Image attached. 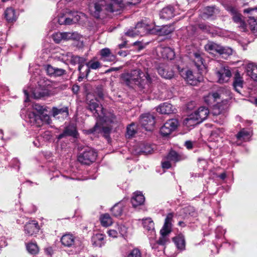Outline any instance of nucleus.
<instances>
[{"label": "nucleus", "mask_w": 257, "mask_h": 257, "mask_svg": "<svg viewBox=\"0 0 257 257\" xmlns=\"http://www.w3.org/2000/svg\"><path fill=\"white\" fill-rule=\"evenodd\" d=\"M165 232L162 231V229L160 230L161 236L159 239L157 241V243L159 245H164L166 244L168 241L169 239L167 235L171 232V231L165 230Z\"/></svg>", "instance_id": "7c9ffc66"}, {"label": "nucleus", "mask_w": 257, "mask_h": 257, "mask_svg": "<svg viewBox=\"0 0 257 257\" xmlns=\"http://www.w3.org/2000/svg\"><path fill=\"white\" fill-rule=\"evenodd\" d=\"M72 60L74 63H78L79 64L78 69L82 75H83V72H82V69L85 64L86 59L84 57L75 56L72 57Z\"/></svg>", "instance_id": "c756f323"}, {"label": "nucleus", "mask_w": 257, "mask_h": 257, "mask_svg": "<svg viewBox=\"0 0 257 257\" xmlns=\"http://www.w3.org/2000/svg\"><path fill=\"white\" fill-rule=\"evenodd\" d=\"M144 201L145 197L140 192L135 193L131 199L132 205L135 207L142 205Z\"/></svg>", "instance_id": "aec40b11"}, {"label": "nucleus", "mask_w": 257, "mask_h": 257, "mask_svg": "<svg viewBox=\"0 0 257 257\" xmlns=\"http://www.w3.org/2000/svg\"><path fill=\"white\" fill-rule=\"evenodd\" d=\"M136 133V130L134 124L129 125L126 128V136L128 138L133 137Z\"/></svg>", "instance_id": "37998d69"}, {"label": "nucleus", "mask_w": 257, "mask_h": 257, "mask_svg": "<svg viewBox=\"0 0 257 257\" xmlns=\"http://www.w3.org/2000/svg\"><path fill=\"white\" fill-rule=\"evenodd\" d=\"M248 75L255 81H257V66H252L251 71L248 70Z\"/></svg>", "instance_id": "de8ad7c7"}, {"label": "nucleus", "mask_w": 257, "mask_h": 257, "mask_svg": "<svg viewBox=\"0 0 257 257\" xmlns=\"http://www.w3.org/2000/svg\"><path fill=\"white\" fill-rule=\"evenodd\" d=\"M135 28L137 30L140 31V35H142V33H144L145 32V30L146 29V26L145 23L142 22H139L136 25Z\"/></svg>", "instance_id": "3c124183"}, {"label": "nucleus", "mask_w": 257, "mask_h": 257, "mask_svg": "<svg viewBox=\"0 0 257 257\" xmlns=\"http://www.w3.org/2000/svg\"><path fill=\"white\" fill-rule=\"evenodd\" d=\"M33 107L34 109L36 110L39 112V114L43 113L44 110H45L43 106L37 103L34 104Z\"/></svg>", "instance_id": "6e6d98bb"}, {"label": "nucleus", "mask_w": 257, "mask_h": 257, "mask_svg": "<svg viewBox=\"0 0 257 257\" xmlns=\"http://www.w3.org/2000/svg\"><path fill=\"white\" fill-rule=\"evenodd\" d=\"M92 244L95 246L101 247L104 244V235L101 233L94 234L91 238Z\"/></svg>", "instance_id": "393cba45"}, {"label": "nucleus", "mask_w": 257, "mask_h": 257, "mask_svg": "<svg viewBox=\"0 0 257 257\" xmlns=\"http://www.w3.org/2000/svg\"><path fill=\"white\" fill-rule=\"evenodd\" d=\"M123 205L121 202L115 204L111 208V211L114 216H118L121 215L123 211Z\"/></svg>", "instance_id": "2f4dec72"}, {"label": "nucleus", "mask_w": 257, "mask_h": 257, "mask_svg": "<svg viewBox=\"0 0 257 257\" xmlns=\"http://www.w3.org/2000/svg\"><path fill=\"white\" fill-rule=\"evenodd\" d=\"M41 116V121H44L46 122L47 123H50L51 120L50 119V117L49 115L47 114H43L42 113L41 114H39Z\"/></svg>", "instance_id": "4d7b16f0"}, {"label": "nucleus", "mask_w": 257, "mask_h": 257, "mask_svg": "<svg viewBox=\"0 0 257 257\" xmlns=\"http://www.w3.org/2000/svg\"><path fill=\"white\" fill-rule=\"evenodd\" d=\"M243 84V78L241 76L239 72L236 71L233 77V87L236 92L240 93V89L242 88Z\"/></svg>", "instance_id": "dca6fc26"}, {"label": "nucleus", "mask_w": 257, "mask_h": 257, "mask_svg": "<svg viewBox=\"0 0 257 257\" xmlns=\"http://www.w3.org/2000/svg\"><path fill=\"white\" fill-rule=\"evenodd\" d=\"M209 113L208 109L204 106L200 107L193 113H192L193 118H195L200 123L205 120Z\"/></svg>", "instance_id": "f8f14e48"}, {"label": "nucleus", "mask_w": 257, "mask_h": 257, "mask_svg": "<svg viewBox=\"0 0 257 257\" xmlns=\"http://www.w3.org/2000/svg\"><path fill=\"white\" fill-rule=\"evenodd\" d=\"M88 108L93 113L97 121L92 128L88 132L89 133H101L108 141L110 140V134L111 132V126H105L104 123L110 124L116 121L115 116L111 112H107L101 106H99L94 101H90Z\"/></svg>", "instance_id": "f257e3e1"}, {"label": "nucleus", "mask_w": 257, "mask_h": 257, "mask_svg": "<svg viewBox=\"0 0 257 257\" xmlns=\"http://www.w3.org/2000/svg\"><path fill=\"white\" fill-rule=\"evenodd\" d=\"M179 125L176 119H170L167 120L160 128V133L163 136H168L175 131Z\"/></svg>", "instance_id": "423d86ee"}, {"label": "nucleus", "mask_w": 257, "mask_h": 257, "mask_svg": "<svg viewBox=\"0 0 257 257\" xmlns=\"http://www.w3.org/2000/svg\"><path fill=\"white\" fill-rule=\"evenodd\" d=\"M175 108L170 103L165 102L160 104L157 108L158 112L165 114H169L174 112Z\"/></svg>", "instance_id": "6ab92c4d"}, {"label": "nucleus", "mask_w": 257, "mask_h": 257, "mask_svg": "<svg viewBox=\"0 0 257 257\" xmlns=\"http://www.w3.org/2000/svg\"><path fill=\"white\" fill-rule=\"evenodd\" d=\"M174 217L173 213H169L167 214L165 220L164 224L162 228V231L165 232V230L172 231V222Z\"/></svg>", "instance_id": "bb28decb"}, {"label": "nucleus", "mask_w": 257, "mask_h": 257, "mask_svg": "<svg viewBox=\"0 0 257 257\" xmlns=\"http://www.w3.org/2000/svg\"><path fill=\"white\" fill-rule=\"evenodd\" d=\"M171 161L166 160L162 163V166L163 168L169 169L171 167Z\"/></svg>", "instance_id": "680f3d73"}, {"label": "nucleus", "mask_w": 257, "mask_h": 257, "mask_svg": "<svg viewBox=\"0 0 257 257\" xmlns=\"http://www.w3.org/2000/svg\"><path fill=\"white\" fill-rule=\"evenodd\" d=\"M161 19L164 20H169L174 17V9L171 6H168L163 8L160 13Z\"/></svg>", "instance_id": "f3484780"}, {"label": "nucleus", "mask_w": 257, "mask_h": 257, "mask_svg": "<svg viewBox=\"0 0 257 257\" xmlns=\"http://www.w3.org/2000/svg\"><path fill=\"white\" fill-rule=\"evenodd\" d=\"M5 18L9 22L15 21L17 18L14 9L12 8H9L6 9L5 12Z\"/></svg>", "instance_id": "cd10ccee"}, {"label": "nucleus", "mask_w": 257, "mask_h": 257, "mask_svg": "<svg viewBox=\"0 0 257 257\" xmlns=\"http://www.w3.org/2000/svg\"><path fill=\"white\" fill-rule=\"evenodd\" d=\"M159 49L162 57L164 59L169 60L174 59L175 53L172 49L169 47H161Z\"/></svg>", "instance_id": "5701e85b"}, {"label": "nucleus", "mask_w": 257, "mask_h": 257, "mask_svg": "<svg viewBox=\"0 0 257 257\" xmlns=\"http://www.w3.org/2000/svg\"><path fill=\"white\" fill-rule=\"evenodd\" d=\"M52 38L54 41L56 43H59L62 40H63L62 32H57L52 35Z\"/></svg>", "instance_id": "09e8293b"}, {"label": "nucleus", "mask_w": 257, "mask_h": 257, "mask_svg": "<svg viewBox=\"0 0 257 257\" xmlns=\"http://www.w3.org/2000/svg\"><path fill=\"white\" fill-rule=\"evenodd\" d=\"M141 34V31L139 30H129L125 33V35L130 37H135L137 35Z\"/></svg>", "instance_id": "864d4df0"}, {"label": "nucleus", "mask_w": 257, "mask_h": 257, "mask_svg": "<svg viewBox=\"0 0 257 257\" xmlns=\"http://www.w3.org/2000/svg\"><path fill=\"white\" fill-rule=\"evenodd\" d=\"M141 76L137 85L140 89L143 90V92H149L151 91L150 86L154 81L155 77L152 78L148 73H144L143 72Z\"/></svg>", "instance_id": "39448f33"}, {"label": "nucleus", "mask_w": 257, "mask_h": 257, "mask_svg": "<svg viewBox=\"0 0 257 257\" xmlns=\"http://www.w3.org/2000/svg\"><path fill=\"white\" fill-rule=\"evenodd\" d=\"M215 8L214 7H207L204 9V14L208 16H212L214 13Z\"/></svg>", "instance_id": "5fc2aeb1"}, {"label": "nucleus", "mask_w": 257, "mask_h": 257, "mask_svg": "<svg viewBox=\"0 0 257 257\" xmlns=\"http://www.w3.org/2000/svg\"><path fill=\"white\" fill-rule=\"evenodd\" d=\"M95 93L96 94H97V97L95 99V100H93V99H92L90 101H94L99 106H101V105H99L96 101H98V100H97L98 98H99L100 99H103V92H102V89L100 87H97L96 88V90L95 91Z\"/></svg>", "instance_id": "8fccbe9b"}, {"label": "nucleus", "mask_w": 257, "mask_h": 257, "mask_svg": "<svg viewBox=\"0 0 257 257\" xmlns=\"http://www.w3.org/2000/svg\"><path fill=\"white\" fill-rule=\"evenodd\" d=\"M27 249L32 254H36L39 252L37 244L35 243H29L27 245Z\"/></svg>", "instance_id": "a19ab883"}, {"label": "nucleus", "mask_w": 257, "mask_h": 257, "mask_svg": "<svg viewBox=\"0 0 257 257\" xmlns=\"http://www.w3.org/2000/svg\"><path fill=\"white\" fill-rule=\"evenodd\" d=\"M153 151V149L150 146L147 145L145 148L142 150V152L146 154H150Z\"/></svg>", "instance_id": "69168bd1"}, {"label": "nucleus", "mask_w": 257, "mask_h": 257, "mask_svg": "<svg viewBox=\"0 0 257 257\" xmlns=\"http://www.w3.org/2000/svg\"><path fill=\"white\" fill-rule=\"evenodd\" d=\"M140 123L145 130L151 131L154 127L155 117L150 113L143 114L140 117Z\"/></svg>", "instance_id": "0eeeda50"}, {"label": "nucleus", "mask_w": 257, "mask_h": 257, "mask_svg": "<svg viewBox=\"0 0 257 257\" xmlns=\"http://www.w3.org/2000/svg\"><path fill=\"white\" fill-rule=\"evenodd\" d=\"M63 40H78L80 38L79 34L77 32H62Z\"/></svg>", "instance_id": "4c0bfd02"}, {"label": "nucleus", "mask_w": 257, "mask_h": 257, "mask_svg": "<svg viewBox=\"0 0 257 257\" xmlns=\"http://www.w3.org/2000/svg\"><path fill=\"white\" fill-rule=\"evenodd\" d=\"M186 213H188L191 216H194L196 214L194 208L191 206H189L186 208Z\"/></svg>", "instance_id": "0e129e2a"}, {"label": "nucleus", "mask_w": 257, "mask_h": 257, "mask_svg": "<svg viewBox=\"0 0 257 257\" xmlns=\"http://www.w3.org/2000/svg\"><path fill=\"white\" fill-rule=\"evenodd\" d=\"M192 114L190 115L187 118H186L184 120V123L188 126H195L196 124L199 123L200 122L197 120H196L195 118H193Z\"/></svg>", "instance_id": "79ce46f5"}, {"label": "nucleus", "mask_w": 257, "mask_h": 257, "mask_svg": "<svg viewBox=\"0 0 257 257\" xmlns=\"http://www.w3.org/2000/svg\"><path fill=\"white\" fill-rule=\"evenodd\" d=\"M86 69L83 73V75H86L87 76L89 72L90 69H97L101 67V64L98 61H94L93 60H91L89 61L88 63H86Z\"/></svg>", "instance_id": "b1692460"}, {"label": "nucleus", "mask_w": 257, "mask_h": 257, "mask_svg": "<svg viewBox=\"0 0 257 257\" xmlns=\"http://www.w3.org/2000/svg\"><path fill=\"white\" fill-rule=\"evenodd\" d=\"M40 229L37 221L32 220L26 224L24 227L25 233L28 235H33L37 233Z\"/></svg>", "instance_id": "9b49d317"}, {"label": "nucleus", "mask_w": 257, "mask_h": 257, "mask_svg": "<svg viewBox=\"0 0 257 257\" xmlns=\"http://www.w3.org/2000/svg\"><path fill=\"white\" fill-rule=\"evenodd\" d=\"M100 220L101 225L105 227L108 226L112 223V219L108 213L101 215Z\"/></svg>", "instance_id": "c9c22d12"}, {"label": "nucleus", "mask_w": 257, "mask_h": 257, "mask_svg": "<svg viewBox=\"0 0 257 257\" xmlns=\"http://www.w3.org/2000/svg\"><path fill=\"white\" fill-rule=\"evenodd\" d=\"M141 75L142 71L141 70H134L130 73L122 74L121 78L126 85L131 87L133 84H137Z\"/></svg>", "instance_id": "20e7f679"}, {"label": "nucleus", "mask_w": 257, "mask_h": 257, "mask_svg": "<svg viewBox=\"0 0 257 257\" xmlns=\"http://www.w3.org/2000/svg\"><path fill=\"white\" fill-rule=\"evenodd\" d=\"M126 257H142V253L139 249L135 248L131 250Z\"/></svg>", "instance_id": "a18cd8bd"}, {"label": "nucleus", "mask_w": 257, "mask_h": 257, "mask_svg": "<svg viewBox=\"0 0 257 257\" xmlns=\"http://www.w3.org/2000/svg\"><path fill=\"white\" fill-rule=\"evenodd\" d=\"M85 18V15L78 12H71L70 16L65 18L62 16L59 18L58 22L60 25H70L78 22L80 20Z\"/></svg>", "instance_id": "7ed1b4c3"}, {"label": "nucleus", "mask_w": 257, "mask_h": 257, "mask_svg": "<svg viewBox=\"0 0 257 257\" xmlns=\"http://www.w3.org/2000/svg\"><path fill=\"white\" fill-rule=\"evenodd\" d=\"M53 115L56 116L58 114L62 115L63 117H66L69 115L68 109L67 107H64L61 108L53 107L52 109Z\"/></svg>", "instance_id": "72a5a7b5"}, {"label": "nucleus", "mask_w": 257, "mask_h": 257, "mask_svg": "<svg viewBox=\"0 0 257 257\" xmlns=\"http://www.w3.org/2000/svg\"><path fill=\"white\" fill-rule=\"evenodd\" d=\"M42 137L45 141H49L51 138V133L49 132H45L42 134Z\"/></svg>", "instance_id": "e2e57ef3"}, {"label": "nucleus", "mask_w": 257, "mask_h": 257, "mask_svg": "<svg viewBox=\"0 0 257 257\" xmlns=\"http://www.w3.org/2000/svg\"><path fill=\"white\" fill-rule=\"evenodd\" d=\"M220 47L221 46L220 45L210 42L205 45V49L206 51L211 53H213L214 52L219 53V51H220Z\"/></svg>", "instance_id": "c85d7f7f"}, {"label": "nucleus", "mask_w": 257, "mask_h": 257, "mask_svg": "<svg viewBox=\"0 0 257 257\" xmlns=\"http://www.w3.org/2000/svg\"><path fill=\"white\" fill-rule=\"evenodd\" d=\"M252 12H255L257 13V7L254 8H248L244 10V13H250Z\"/></svg>", "instance_id": "774afa93"}, {"label": "nucleus", "mask_w": 257, "mask_h": 257, "mask_svg": "<svg viewBox=\"0 0 257 257\" xmlns=\"http://www.w3.org/2000/svg\"><path fill=\"white\" fill-rule=\"evenodd\" d=\"M34 96L36 99H39L48 95V92L46 90H36L34 92Z\"/></svg>", "instance_id": "c03bdc74"}, {"label": "nucleus", "mask_w": 257, "mask_h": 257, "mask_svg": "<svg viewBox=\"0 0 257 257\" xmlns=\"http://www.w3.org/2000/svg\"><path fill=\"white\" fill-rule=\"evenodd\" d=\"M100 60L104 62H114L115 60V56L112 54L108 48L102 49L99 51Z\"/></svg>", "instance_id": "ddd939ff"}, {"label": "nucleus", "mask_w": 257, "mask_h": 257, "mask_svg": "<svg viewBox=\"0 0 257 257\" xmlns=\"http://www.w3.org/2000/svg\"><path fill=\"white\" fill-rule=\"evenodd\" d=\"M115 228L118 234H120L122 236L124 235L126 232V228L124 225L118 224L115 226Z\"/></svg>", "instance_id": "603ef678"}, {"label": "nucleus", "mask_w": 257, "mask_h": 257, "mask_svg": "<svg viewBox=\"0 0 257 257\" xmlns=\"http://www.w3.org/2000/svg\"><path fill=\"white\" fill-rule=\"evenodd\" d=\"M250 137L249 133L245 129L241 130L237 135V140L243 141H247Z\"/></svg>", "instance_id": "ea45409f"}, {"label": "nucleus", "mask_w": 257, "mask_h": 257, "mask_svg": "<svg viewBox=\"0 0 257 257\" xmlns=\"http://www.w3.org/2000/svg\"><path fill=\"white\" fill-rule=\"evenodd\" d=\"M182 159L181 156L174 151H171L166 157V160L174 162L180 161Z\"/></svg>", "instance_id": "f704fd0d"}, {"label": "nucleus", "mask_w": 257, "mask_h": 257, "mask_svg": "<svg viewBox=\"0 0 257 257\" xmlns=\"http://www.w3.org/2000/svg\"><path fill=\"white\" fill-rule=\"evenodd\" d=\"M241 16V14H239L238 12L235 15L232 16V19L233 21L236 23H239L241 22V21H242Z\"/></svg>", "instance_id": "bf43d9fd"}, {"label": "nucleus", "mask_w": 257, "mask_h": 257, "mask_svg": "<svg viewBox=\"0 0 257 257\" xmlns=\"http://www.w3.org/2000/svg\"><path fill=\"white\" fill-rule=\"evenodd\" d=\"M173 241L175 243L178 249L183 250L185 248V239L184 236L179 234L173 238Z\"/></svg>", "instance_id": "4be33fe9"}, {"label": "nucleus", "mask_w": 257, "mask_h": 257, "mask_svg": "<svg viewBox=\"0 0 257 257\" xmlns=\"http://www.w3.org/2000/svg\"><path fill=\"white\" fill-rule=\"evenodd\" d=\"M144 228L148 231H150L151 234L155 235L154 223L151 218H146L143 220Z\"/></svg>", "instance_id": "a878e982"}, {"label": "nucleus", "mask_w": 257, "mask_h": 257, "mask_svg": "<svg viewBox=\"0 0 257 257\" xmlns=\"http://www.w3.org/2000/svg\"><path fill=\"white\" fill-rule=\"evenodd\" d=\"M28 117L30 123H32V125L37 124L38 126L40 125L41 116L39 114H37L34 112H30L28 114Z\"/></svg>", "instance_id": "473e14b6"}, {"label": "nucleus", "mask_w": 257, "mask_h": 257, "mask_svg": "<svg viewBox=\"0 0 257 257\" xmlns=\"http://www.w3.org/2000/svg\"><path fill=\"white\" fill-rule=\"evenodd\" d=\"M174 31V28L171 25H166L158 30L159 34L162 36H166L170 34Z\"/></svg>", "instance_id": "58836bf2"}, {"label": "nucleus", "mask_w": 257, "mask_h": 257, "mask_svg": "<svg viewBox=\"0 0 257 257\" xmlns=\"http://www.w3.org/2000/svg\"><path fill=\"white\" fill-rule=\"evenodd\" d=\"M46 70L49 75L53 77L61 76L66 73L65 70L53 67L50 65H47Z\"/></svg>", "instance_id": "2eb2a0df"}, {"label": "nucleus", "mask_w": 257, "mask_h": 257, "mask_svg": "<svg viewBox=\"0 0 257 257\" xmlns=\"http://www.w3.org/2000/svg\"><path fill=\"white\" fill-rule=\"evenodd\" d=\"M159 75L166 79H171L174 75V72L171 68L169 67H159L158 69Z\"/></svg>", "instance_id": "412c9836"}, {"label": "nucleus", "mask_w": 257, "mask_h": 257, "mask_svg": "<svg viewBox=\"0 0 257 257\" xmlns=\"http://www.w3.org/2000/svg\"><path fill=\"white\" fill-rule=\"evenodd\" d=\"M107 233L110 237L116 238L118 236V233L116 228L115 229H110L108 230Z\"/></svg>", "instance_id": "13d9d810"}, {"label": "nucleus", "mask_w": 257, "mask_h": 257, "mask_svg": "<svg viewBox=\"0 0 257 257\" xmlns=\"http://www.w3.org/2000/svg\"><path fill=\"white\" fill-rule=\"evenodd\" d=\"M228 12H229L232 16H233L237 14L238 12L237 10L233 7H228L227 9Z\"/></svg>", "instance_id": "052dcab7"}, {"label": "nucleus", "mask_w": 257, "mask_h": 257, "mask_svg": "<svg viewBox=\"0 0 257 257\" xmlns=\"http://www.w3.org/2000/svg\"><path fill=\"white\" fill-rule=\"evenodd\" d=\"M75 239L72 234L66 233L61 237V242L64 246L70 247L74 245Z\"/></svg>", "instance_id": "a211bd4d"}, {"label": "nucleus", "mask_w": 257, "mask_h": 257, "mask_svg": "<svg viewBox=\"0 0 257 257\" xmlns=\"http://www.w3.org/2000/svg\"><path fill=\"white\" fill-rule=\"evenodd\" d=\"M232 53V50L229 47H224L221 46L220 51L219 54L220 55H224L225 56H229Z\"/></svg>", "instance_id": "49530a36"}, {"label": "nucleus", "mask_w": 257, "mask_h": 257, "mask_svg": "<svg viewBox=\"0 0 257 257\" xmlns=\"http://www.w3.org/2000/svg\"><path fill=\"white\" fill-rule=\"evenodd\" d=\"M97 157V152L91 148L87 147L78 155L77 160L82 164L89 165L95 162Z\"/></svg>", "instance_id": "f03ea898"}, {"label": "nucleus", "mask_w": 257, "mask_h": 257, "mask_svg": "<svg viewBox=\"0 0 257 257\" xmlns=\"http://www.w3.org/2000/svg\"><path fill=\"white\" fill-rule=\"evenodd\" d=\"M181 76L185 80L187 83L191 85H196L199 80L193 75L192 72L188 69H182L180 70V67H177Z\"/></svg>", "instance_id": "6e6552de"}, {"label": "nucleus", "mask_w": 257, "mask_h": 257, "mask_svg": "<svg viewBox=\"0 0 257 257\" xmlns=\"http://www.w3.org/2000/svg\"><path fill=\"white\" fill-rule=\"evenodd\" d=\"M217 77V82L219 83H224L228 81L231 76L230 70L227 67H221L216 71Z\"/></svg>", "instance_id": "1a4fd4ad"}, {"label": "nucleus", "mask_w": 257, "mask_h": 257, "mask_svg": "<svg viewBox=\"0 0 257 257\" xmlns=\"http://www.w3.org/2000/svg\"><path fill=\"white\" fill-rule=\"evenodd\" d=\"M185 146L189 150L192 149L193 148V144L192 142L190 141H186L185 143Z\"/></svg>", "instance_id": "338daca9"}, {"label": "nucleus", "mask_w": 257, "mask_h": 257, "mask_svg": "<svg viewBox=\"0 0 257 257\" xmlns=\"http://www.w3.org/2000/svg\"><path fill=\"white\" fill-rule=\"evenodd\" d=\"M193 56V62L198 69H202V67H204L203 60L199 53H194Z\"/></svg>", "instance_id": "e433bc0d"}, {"label": "nucleus", "mask_w": 257, "mask_h": 257, "mask_svg": "<svg viewBox=\"0 0 257 257\" xmlns=\"http://www.w3.org/2000/svg\"><path fill=\"white\" fill-rule=\"evenodd\" d=\"M78 133L76 131V128L73 125H69L65 128L63 132L57 137L58 140H61L63 138L67 136H71L74 138H77Z\"/></svg>", "instance_id": "4468645a"}, {"label": "nucleus", "mask_w": 257, "mask_h": 257, "mask_svg": "<svg viewBox=\"0 0 257 257\" xmlns=\"http://www.w3.org/2000/svg\"><path fill=\"white\" fill-rule=\"evenodd\" d=\"M224 94L223 89L221 88L217 92L209 93L208 95L204 96V101L208 104H212L219 100L224 99Z\"/></svg>", "instance_id": "9d476101"}]
</instances>
